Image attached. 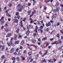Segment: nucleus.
Here are the masks:
<instances>
[{
	"mask_svg": "<svg viewBox=\"0 0 63 63\" xmlns=\"http://www.w3.org/2000/svg\"><path fill=\"white\" fill-rule=\"evenodd\" d=\"M38 31H40V32L42 33L43 32V31L42 30H41V29H38Z\"/></svg>",
	"mask_w": 63,
	"mask_h": 63,
	"instance_id": "f3484780",
	"label": "nucleus"
},
{
	"mask_svg": "<svg viewBox=\"0 0 63 63\" xmlns=\"http://www.w3.org/2000/svg\"><path fill=\"white\" fill-rule=\"evenodd\" d=\"M14 54L15 55H17L16 52H14Z\"/></svg>",
	"mask_w": 63,
	"mask_h": 63,
	"instance_id": "c03bdc74",
	"label": "nucleus"
},
{
	"mask_svg": "<svg viewBox=\"0 0 63 63\" xmlns=\"http://www.w3.org/2000/svg\"><path fill=\"white\" fill-rule=\"evenodd\" d=\"M59 5V3L58 2H56V6H58Z\"/></svg>",
	"mask_w": 63,
	"mask_h": 63,
	"instance_id": "4be33fe9",
	"label": "nucleus"
},
{
	"mask_svg": "<svg viewBox=\"0 0 63 63\" xmlns=\"http://www.w3.org/2000/svg\"><path fill=\"white\" fill-rule=\"evenodd\" d=\"M60 32L62 34H63V31L62 30H60Z\"/></svg>",
	"mask_w": 63,
	"mask_h": 63,
	"instance_id": "de8ad7c7",
	"label": "nucleus"
},
{
	"mask_svg": "<svg viewBox=\"0 0 63 63\" xmlns=\"http://www.w3.org/2000/svg\"><path fill=\"white\" fill-rule=\"evenodd\" d=\"M8 26V25L7 24H5V26L6 27H7Z\"/></svg>",
	"mask_w": 63,
	"mask_h": 63,
	"instance_id": "774afa93",
	"label": "nucleus"
},
{
	"mask_svg": "<svg viewBox=\"0 0 63 63\" xmlns=\"http://www.w3.org/2000/svg\"><path fill=\"white\" fill-rule=\"evenodd\" d=\"M7 45H8V47H10V45H9V43L8 42H7Z\"/></svg>",
	"mask_w": 63,
	"mask_h": 63,
	"instance_id": "680f3d73",
	"label": "nucleus"
},
{
	"mask_svg": "<svg viewBox=\"0 0 63 63\" xmlns=\"http://www.w3.org/2000/svg\"><path fill=\"white\" fill-rule=\"evenodd\" d=\"M16 59L18 61H19L20 60L19 59V57H17Z\"/></svg>",
	"mask_w": 63,
	"mask_h": 63,
	"instance_id": "5701e85b",
	"label": "nucleus"
},
{
	"mask_svg": "<svg viewBox=\"0 0 63 63\" xmlns=\"http://www.w3.org/2000/svg\"><path fill=\"white\" fill-rule=\"evenodd\" d=\"M52 44H56L57 45V41H55Z\"/></svg>",
	"mask_w": 63,
	"mask_h": 63,
	"instance_id": "473e14b6",
	"label": "nucleus"
},
{
	"mask_svg": "<svg viewBox=\"0 0 63 63\" xmlns=\"http://www.w3.org/2000/svg\"><path fill=\"white\" fill-rule=\"evenodd\" d=\"M5 58V56L4 55H2L1 57V58L2 59H4Z\"/></svg>",
	"mask_w": 63,
	"mask_h": 63,
	"instance_id": "2f4dec72",
	"label": "nucleus"
},
{
	"mask_svg": "<svg viewBox=\"0 0 63 63\" xmlns=\"http://www.w3.org/2000/svg\"><path fill=\"white\" fill-rule=\"evenodd\" d=\"M5 30L6 32H9V31L10 30L9 28H5Z\"/></svg>",
	"mask_w": 63,
	"mask_h": 63,
	"instance_id": "6e6552de",
	"label": "nucleus"
},
{
	"mask_svg": "<svg viewBox=\"0 0 63 63\" xmlns=\"http://www.w3.org/2000/svg\"><path fill=\"white\" fill-rule=\"evenodd\" d=\"M27 19V18L26 17H25L23 20V21L24 22L26 21V20Z\"/></svg>",
	"mask_w": 63,
	"mask_h": 63,
	"instance_id": "cd10ccee",
	"label": "nucleus"
},
{
	"mask_svg": "<svg viewBox=\"0 0 63 63\" xmlns=\"http://www.w3.org/2000/svg\"><path fill=\"white\" fill-rule=\"evenodd\" d=\"M20 23L21 24L20 26H21V27L22 28L23 27V24L22 21L20 22Z\"/></svg>",
	"mask_w": 63,
	"mask_h": 63,
	"instance_id": "f8f14e48",
	"label": "nucleus"
},
{
	"mask_svg": "<svg viewBox=\"0 0 63 63\" xmlns=\"http://www.w3.org/2000/svg\"><path fill=\"white\" fill-rule=\"evenodd\" d=\"M32 53L31 52H29L28 53V55H29V56H30L32 55Z\"/></svg>",
	"mask_w": 63,
	"mask_h": 63,
	"instance_id": "dca6fc26",
	"label": "nucleus"
},
{
	"mask_svg": "<svg viewBox=\"0 0 63 63\" xmlns=\"http://www.w3.org/2000/svg\"><path fill=\"white\" fill-rule=\"evenodd\" d=\"M41 63H44V62H46V61L45 59H43L41 60Z\"/></svg>",
	"mask_w": 63,
	"mask_h": 63,
	"instance_id": "423d86ee",
	"label": "nucleus"
},
{
	"mask_svg": "<svg viewBox=\"0 0 63 63\" xmlns=\"http://www.w3.org/2000/svg\"><path fill=\"white\" fill-rule=\"evenodd\" d=\"M47 37H45L42 38V40H47Z\"/></svg>",
	"mask_w": 63,
	"mask_h": 63,
	"instance_id": "4c0bfd02",
	"label": "nucleus"
},
{
	"mask_svg": "<svg viewBox=\"0 0 63 63\" xmlns=\"http://www.w3.org/2000/svg\"><path fill=\"white\" fill-rule=\"evenodd\" d=\"M36 34L35 33H33V36L34 37H35V36H36Z\"/></svg>",
	"mask_w": 63,
	"mask_h": 63,
	"instance_id": "09e8293b",
	"label": "nucleus"
},
{
	"mask_svg": "<svg viewBox=\"0 0 63 63\" xmlns=\"http://www.w3.org/2000/svg\"><path fill=\"white\" fill-rule=\"evenodd\" d=\"M18 21V20L17 19H16L14 21V22L16 23H17Z\"/></svg>",
	"mask_w": 63,
	"mask_h": 63,
	"instance_id": "b1692460",
	"label": "nucleus"
},
{
	"mask_svg": "<svg viewBox=\"0 0 63 63\" xmlns=\"http://www.w3.org/2000/svg\"><path fill=\"white\" fill-rule=\"evenodd\" d=\"M38 28V27L37 26H36L35 27V29H34V32H35V33H37V29Z\"/></svg>",
	"mask_w": 63,
	"mask_h": 63,
	"instance_id": "20e7f679",
	"label": "nucleus"
},
{
	"mask_svg": "<svg viewBox=\"0 0 63 63\" xmlns=\"http://www.w3.org/2000/svg\"><path fill=\"white\" fill-rule=\"evenodd\" d=\"M31 11H29L28 12V15H30L31 14Z\"/></svg>",
	"mask_w": 63,
	"mask_h": 63,
	"instance_id": "393cba45",
	"label": "nucleus"
},
{
	"mask_svg": "<svg viewBox=\"0 0 63 63\" xmlns=\"http://www.w3.org/2000/svg\"><path fill=\"white\" fill-rule=\"evenodd\" d=\"M19 41H16L15 43V44H19Z\"/></svg>",
	"mask_w": 63,
	"mask_h": 63,
	"instance_id": "a211bd4d",
	"label": "nucleus"
},
{
	"mask_svg": "<svg viewBox=\"0 0 63 63\" xmlns=\"http://www.w3.org/2000/svg\"><path fill=\"white\" fill-rule=\"evenodd\" d=\"M56 25H53L52 26V27H56Z\"/></svg>",
	"mask_w": 63,
	"mask_h": 63,
	"instance_id": "c85d7f7f",
	"label": "nucleus"
},
{
	"mask_svg": "<svg viewBox=\"0 0 63 63\" xmlns=\"http://www.w3.org/2000/svg\"><path fill=\"white\" fill-rule=\"evenodd\" d=\"M16 58L15 57H14L13 58H12V60L13 61H15L16 60Z\"/></svg>",
	"mask_w": 63,
	"mask_h": 63,
	"instance_id": "a878e982",
	"label": "nucleus"
},
{
	"mask_svg": "<svg viewBox=\"0 0 63 63\" xmlns=\"http://www.w3.org/2000/svg\"><path fill=\"white\" fill-rule=\"evenodd\" d=\"M12 6V4H8V6L10 7H11Z\"/></svg>",
	"mask_w": 63,
	"mask_h": 63,
	"instance_id": "49530a36",
	"label": "nucleus"
},
{
	"mask_svg": "<svg viewBox=\"0 0 63 63\" xmlns=\"http://www.w3.org/2000/svg\"><path fill=\"white\" fill-rule=\"evenodd\" d=\"M36 42V41L35 40H32V42L33 43H35Z\"/></svg>",
	"mask_w": 63,
	"mask_h": 63,
	"instance_id": "603ef678",
	"label": "nucleus"
},
{
	"mask_svg": "<svg viewBox=\"0 0 63 63\" xmlns=\"http://www.w3.org/2000/svg\"><path fill=\"white\" fill-rule=\"evenodd\" d=\"M33 14H32V15H31L30 16V17H32L33 16Z\"/></svg>",
	"mask_w": 63,
	"mask_h": 63,
	"instance_id": "052dcab7",
	"label": "nucleus"
},
{
	"mask_svg": "<svg viewBox=\"0 0 63 63\" xmlns=\"http://www.w3.org/2000/svg\"><path fill=\"white\" fill-rule=\"evenodd\" d=\"M17 18L18 19H19L20 18V16L19 15H17Z\"/></svg>",
	"mask_w": 63,
	"mask_h": 63,
	"instance_id": "864d4df0",
	"label": "nucleus"
},
{
	"mask_svg": "<svg viewBox=\"0 0 63 63\" xmlns=\"http://www.w3.org/2000/svg\"><path fill=\"white\" fill-rule=\"evenodd\" d=\"M2 24H3L4 22V20H2V21H1Z\"/></svg>",
	"mask_w": 63,
	"mask_h": 63,
	"instance_id": "79ce46f5",
	"label": "nucleus"
},
{
	"mask_svg": "<svg viewBox=\"0 0 63 63\" xmlns=\"http://www.w3.org/2000/svg\"><path fill=\"white\" fill-rule=\"evenodd\" d=\"M39 54L40 55H41L42 54V51H40L39 52Z\"/></svg>",
	"mask_w": 63,
	"mask_h": 63,
	"instance_id": "37998d69",
	"label": "nucleus"
},
{
	"mask_svg": "<svg viewBox=\"0 0 63 63\" xmlns=\"http://www.w3.org/2000/svg\"><path fill=\"white\" fill-rule=\"evenodd\" d=\"M27 29H28V31H27V32H26V35H27V36H28V35H29L30 32L29 30V28L28 27V26H27Z\"/></svg>",
	"mask_w": 63,
	"mask_h": 63,
	"instance_id": "f257e3e1",
	"label": "nucleus"
},
{
	"mask_svg": "<svg viewBox=\"0 0 63 63\" xmlns=\"http://www.w3.org/2000/svg\"><path fill=\"white\" fill-rule=\"evenodd\" d=\"M41 5V6H40ZM42 5H41V4H40V5H39V6H40V7H39L40 8H42Z\"/></svg>",
	"mask_w": 63,
	"mask_h": 63,
	"instance_id": "13d9d810",
	"label": "nucleus"
},
{
	"mask_svg": "<svg viewBox=\"0 0 63 63\" xmlns=\"http://www.w3.org/2000/svg\"><path fill=\"white\" fill-rule=\"evenodd\" d=\"M22 36L20 35H19V36L18 37L19 38H21Z\"/></svg>",
	"mask_w": 63,
	"mask_h": 63,
	"instance_id": "e2e57ef3",
	"label": "nucleus"
},
{
	"mask_svg": "<svg viewBox=\"0 0 63 63\" xmlns=\"http://www.w3.org/2000/svg\"><path fill=\"white\" fill-rule=\"evenodd\" d=\"M2 47V50H3V49H4V46H2V45H0V49L1 48V47Z\"/></svg>",
	"mask_w": 63,
	"mask_h": 63,
	"instance_id": "9b49d317",
	"label": "nucleus"
},
{
	"mask_svg": "<svg viewBox=\"0 0 63 63\" xmlns=\"http://www.w3.org/2000/svg\"><path fill=\"white\" fill-rule=\"evenodd\" d=\"M60 25V23H57V25L58 26L59 25Z\"/></svg>",
	"mask_w": 63,
	"mask_h": 63,
	"instance_id": "5fc2aeb1",
	"label": "nucleus"
},
{
	"mask_svg": "<svg viewBox=\"0 0 63 63\" xmlns=\"http://www.w3.org/2000/svg\"><path fill=\"white\" fill-rule=\"evenodd\" d=\"M37 22V24H38V25H41V24L40 23V22H39V21H36Z\"/></svg>",
	"mask_w": 63,
	"mask_h": 63,
	"instance_id": "58836bf2",
	"label": "nucleus"
},
{
	"mask_svg": "<svg viewBox=\"0 0 63 63\" xmlns=\"http://www.w3.org/2000/svg\"><path fill=\"white\" fill-rule=\"evenodd\" d=\"M40 28L41 29H43V26H41L40 27Z\"/></svg>",
	"mask_w": 63,
	"mask_h": 63,
	"instance_id": "6e6d98bb",
	"label": "nucleus"
},
{
	"mask_svg": "<svg viewBox=\"0 0 63 63\" xmlns=\"http://www.w3.org/2000/svg\"><path fill=\"white\" fill-rule=\"evenodd\" d=\"M21 58L23 60H25V58L23 56H21Z\"/></svg>",
	"mask_w": 63,
	"mask_h": 63,
	"instance_id": "2eb2a0df",
	"label": "nucleus"
},
{
	"mask_svg": "<svg viewBox=\"0 0 63 63\" xmlns=\"http://www.w3.org/2000/svg\"><path fill=\"white\" fill-rule=\"evenodd\" d=\"M19 49V48H17V49L16 50V52H18V50Z\"/></svg>",
	"mask_w": 63,
	"mask_h": 63,
	"instance_id": "e433bc0d",
	"label": "nucleus"
},
{
	"mask_svg": "<svg viewBox=\"0 0 63 63\" xmlns=\"http://www.w3.org/2000/svg\"><path fill=\"white\" fill-rule=\"evenodd\" d=\"M56 10H55V9L53 10V11L54 12H58L59 11V8H57Z\"/></svg>",
	"mask_w": 63,
	"mask_h": 63,
	"instance_id": "39448f33",
	"label": "nucleus"
},
{
	"mask_svg": "<svg viewBox=\"0 0 63 63\" xmlns=\"http://www.w3.org/2000/svg\"><path fill=\"white\" fill-rule=\"evenodd\" d=\"M23 48V47L22 46H20V49H22Z\"/></svg>",
	"mask_w": 63,
	"mask_h": 63,
	"instance_id": "8fccbe9b",
	"label": "nucleus"
},
{
	"mask_svg": "<svg viewBox=\"0 0 63 63\" xmlns=\"http://www.w3.org/2000/svg\"><path fill=\"white\" fill-rule=\"evenodd\" d=\"M20 9H19V12H21L22 9H23V7L22 5L21 7L20 8Z\"/></svg>",
	"mask_w": 63,
	"mask_h": 63,
	"instance_id": "0eeeda50",
	"label": "nucleus"
},
{
	"mask_svg": "<svg viewBox=\"0 0 63 63\" xmlns=\"http://www.w3.org/2000/svg\"><path fill=\"white\" fill-rule=\"evenodd\" d=\"M15 50V49L14 48H12L11 49L10 51V53H12L14 52V51Z\"/></svg>",
	"mask_w": 63,
	"mask_h": 63,
	"instance_id": "f03ea898",
	"label": "nucleus"
},
{
	"mask_svg": "<svg viewBox=\"0 0 63 63\" xmlns=\"http://www.w3.org/2000/svg\"><path fill=\"white\" fill-rule=\"evenodd\" d=\"M6 59H5L3 63H6Z\"/></svg>",
	"mask_w": 63,
	"mask_h": 63,
	"instance_id": "4d7b16f0",
	"label": "nucleus"
},
{
	"mask_svg": "<svg viewBox=\"0 0 63 63\" xmlns=\"http://www.w3.org/2000/svg\"><path fill=\"white\" fill-rule=\"evenodd\" d=\"M19 14V13L18 12H16V16H18Z\"/></svg>",
	"mask_w": 63,
	"mask_h": 63,
	"instance_id": "f704fd0d",
	"label": "nucleus"
},
{
	"mask_svg": "<svg viewBox=\"0 0 63 63\" xmlns=\"http://www.w3.org/2000/svg\"><path fill=\"white\" fill-rule=\"evenodd\" d=\"M49 30V29L48 28H47L46 29V31L47 32H48Z\"/></svg>",
	"mask_w": 63,
	"mask_h": 63,
	"instance_id": "3c124183",
	"label": "nucleus"
},
{
	"mask_svg": "<svg viewBox=\"0 0 63 63\" xmlns=\"http://www.w3.org/2000/svg\"><path fill=\"white\" fill-rule=\"evenodd\" d=\"M4 17L3 16H2L1 18V19L2 20H3V19H4Z\"/></svg>",
	"mask_w": 63,
	"mask_h": 63,
	"instance_id": "0e129e2a",
	"label": "nucleus"
},
{
	"mask_svg": "<svg viewBox=\"0 0 63 63\" xmlns=\"http://www.w3.org/2000/svg\"><path fill=\"white\" fill-rule=\"evenodd\" d=\"M31 5V4L30 3H28V5L29 6H30Z\"/></svg>",
	"mask_w": 63,
	"mask_h": 63,
	"instance_id": "338daca9",
	"label": "nucleus"
},
{
	"mask_svg": "<svg viewBox=\"0 0 63 63\" xmlns=\"http://www.w3.org/2000/svg\"><path fill=\"white\" fill-rule=\"evenodd\" d=\"M62 42L60 40L59 41H57V42H56V44H57H57H61V43H62Z\"/></svg>",
	"mask_w": 63,
	"mask_h": 63,
	"instance_id": "9d476101",
	"label": "nucleus"
},
{
	"mask_svg": "<svg viewBox=\"0 0 63 63\" xmlns=\"http://www.w3.org/2000/svg\"><path fill=\"white\" fill-rule=\"evenodd\" d=\"M60 34L59 33H58L57 34V35L56 36V37L58 38H60Z\"/></svg>",
	"mask_w": 63,
	"mask_h": 63,
	"instance_id": "aec40b11",
	"label": "nucleus"
},
{
	"mask_svg": "<svg viewBox=\"0 0 63 63\" xmlns=\"http://www.w3.org/2000/svg\"><path fill=\"white\" fill-rule=\"evenodd\" d=\"M53 16L55 17H56L57 16V15L56 14H54L53 15Z\"/></svg>",
	"mask_w": 63,
	"mask_h": 63,
	"instance_id": "bb28decb",
	"label": "nucleus"
},
{
	"mask_svg": "<svg viewBox=\"0 0 63 63\" xmlns=\"http://www.w3.org/2000/svg\"><path fill=\"white\" fill-rule=\"evenodd\" d=\"M26 50H25L23 51V53L24 54H26Z\"/></svg>",
	"mask_w": 63,
	"mask_h": 63,
	"instance_id": "a19ab883",
	"label": "nucleus"
},
{
	"mask_svg": "<svg viewBox=\"0 0 63 63\" xmlns=\"http://www.w3.org/2000/svg\"><path fill=\"white\" fill-rule=\"evenodd\" d=\"M32 63H37V62L36 61H34L32 62Z\"/></svg>",
	"mask_w": 63,
	"mask_h": 63,
	"instance_id": "69168bd1",
	"label": "nucleus"
},
{
	"mask_svg": "<svg viewBox=\"0 0 63 63\" xmlns=\"http://www.w3.org/2000/svg\"><path fill=\"white\" fill-rule=\"evenodd\" d=\"M36 10H34V11H33V12L32 13V14H35L36 13Z\"/></svg>",
	"mask_w": 63,
	"mask_h": 63,
	"instance_id": "6ab92c4d",
	"label": "nucleus"
},
{
	"mask_svg": "<svg viewBox=\"0 0 63 63\" xmlns=\"http://www.w3.org/2000/svg\"><path fill=\"white\" fill-rule=\"evenodd\" d=\"M21 3H19L18 4V7H20V6H21Z\"/></svg>",
	"mask_w": 63,
	"mask_h": 63,
	"instance_id": "7c9ffc66",
	"label": "nucleus"
},
{
	"mask_svg": "<svg viewBox=\"0 0 63 63\" xmlns=\"http://www.w3.org/2000/svg\"><path fill=\"white\" fill-rule=\"evenodd\" d=\"M11 36V34L10 33H8V34L7 35L6 37H9Z\"/></svg>",
	"mask_w": 63,
	"mask_h": 63,
	"instance_id": "ddd939ff",
	"label": "nucleus"
},
{
	"mask_svg": "<svg viewBox=\"0 0 63 63\" xmlns=\"http://www.w3.org/2000/svg\"><path fill=\"white\" fill-rule=\"evenodd\" d=\"M46 25L47 27H48V26H50L51 25V23L50 22H48L47 23H46Z\"/></svg>",
	"mask_w": 63,
	"mask_h": 63,
	"instance_id": "7ed1b4c3",
	"label": "nucleus"
},
{
	"mask_svg": "<svg viewBox=\"0 0 63 63\" xmlns=\"http://www.w3.org/2000/svg\"><path fill=\"white\" fill-rule=\"evenodd\" d=\"M32 57V56H31L30 57H28V60H31V59Z\"/></svg>",
	"mask_w": 63,
	"mask_h": 63,
	"instance_id": "72a5a7b5",
	"label": "nucleus"
},
{
	"mask_svg": "<svg viewBox=\"0 0 63 63\" xmlns=\"http://www.w3.org/2000/svg\"><path fill=\"white\" fill-rule=\"evenodd\" d=\"M17 37V35H16L15 37L14 38V40H16Z\"/></svg>",
	"mask_w": 63,
	"mask_h": 63,
	"instance_id": "c9c22d12",
	"label": "nucleus"
},
{
	"mask_svg": "<svg viewBox=\"0 0 63 63\" xmlns=\"http://www.w3.org/2000/svg\"><path fill=\"white\" fill-rule=\"evenodd\" d=\"M6 16H8V17H11V16L8 13H7V14H6Z\"/></svg>",
	"mask_w": 63,
	"mask_h": 63,
	"instance_id": "412c9836",
	"label": "nucleus"
},
{
	"mask_svg": "<svg viewBox=\"0 0 63 63\" xmlns=\"http://www.w3.org/2000/svg\"><path fill=\"white\" fill-rule=\"evenodd\" d=\"M50 2V0H45L46 3H47V2Z\"/></svg>",
	"mask_w": 63,
	"mask_h": 63,
	"instance_id": "c756f323",
	"label": "nucleus"
},
{
	"mask_svg": "<svg viewBox=\"0 0 63 63\" xmlns=\"http://www.w3.org/2000/svg\"><path fill=\"white\" fill-rule=\"evenodd\" d=\"M9 9H7L6 11V14H7L8 13V12L9 11Z\"/></svg>",
	"mask_w": 63,
	"mask_h": 63,
	"instance_id": "ea45409f",
	"label": "nucleus"
},
{
	"mask_svg": "<svg viewBox=\"0 0 63 63\" xmlns=\"http://www.w3.org/2000/svg\"><path fill=\"white\" fill-rule=\"evenodd\" d=\"M19 29H17V30H16V32H17V33H18L19 31Z\"/></svg>",
	"mask_w": 63,
	"mask_h": 63,
	"instance_id": "a18cd8bd",
	"label": "nucleus"
},
{
	"mask_svg": "<svg viewBox=\"0 0 63 63\" xmlns=\"http://www.w3.org/2000/svg\"><path fill=\"white\" fill-rule=\"evenodd\" d=\"M33 20H31V22H30V23H32L33 22Z\"/></svg>",
	"mask_w": 63,
	"mask_h": 63,
	"instance_id": "bf43d9fd",
	"label": "nucleus"
},
{
	"mask_svg": "<svg viewBox=\"0 0 63 63\" xmlns=\"http://www.w3.org/2000/svg\"><path fill=\"white\" fill-rule=\"evenodd\" d=\"M25 42L24 40H22L21 42V45H23L24 44Z\"/></svg>",
	"mask_w": 63,
	"mask_h": 63,
	"instance_id": "4468645a",
	"label": "nucleus"
},
{
	"mask_svg": "<svg viewBox=\"0 0 63 63\" xmlns=\"http://www.w3.org/2000/svg\"><path fill=\"white\" fill-rule=\"evenodd\" d=\"M12 40H11L10 42H9V44L11 46H13L14 44L12 43Z\"/></svg>",
	"mask_w": 63,
	"mask_h": 63,
	"instance_id": "1a4fd4ad",
	"label": "nucleus"
}]
</instances>
